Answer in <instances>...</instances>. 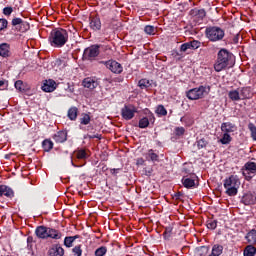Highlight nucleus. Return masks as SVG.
<instances>
[{
    "label": "nucleus",
    "mask_w": 256,
    "mask_h": 256,
    "mask_svg": "<svg viewBox=\"0 0 256 256\" xmlns=\"http://www.w3.org/2000/svg\"><path fill=\"white\" fill-rule=\"evenodd\" d=\"M48 41L51 47L61 49L69 41V32L63 28H55L50 32Z\"/></svg>",
    "instance_id": "nucleus-2"
},
{
    "label": "nucleus",
    "mask_w": 256,
    "mask_h": 256,
    "mask_svg": "<svg viewBox=\"0 0 256 256\" xmlns=\"http://www.w3.org/2000/svg\"><path fill=\"white\" fill-rule=\"evenodd\" d=\"M62 63H63V60H61V59H57L55 61V65H57L58 67L61 66Z\"/></svg>",
    "instance_id": "nucleus-60"
},
{
    "label": "nucleus",
    "mask_w": 256,
    "mask_h": 256,
    "mask_svg": "<svg viewBox=\"0 0 256 256\" xmlns=\"http://www.w3.org/2000/svg\"><path fill=\"white\" fill-rule=\"evenodd\" d=\"M37 243V240L33 236L27 237V249L28 251H33V244Z\"/></svg>",
    "instance_id": "nucleus-44"
},
{
    "label": "nucleus",
    "mask_w": 256,
    "mask_h": 256,
    "mask_svg": "<svg viewBox=\"0 0 256 256\" xmlns=\"http://www.w3.org/2000/svg\"><path fill=\"white\" fill-rule=\"evenodd\" d=\"M79 112V109L77 107H71L68 110V118L70 121H75L77 119V113Z\"/></svg>",
    "instance_id": "nucleus-33"
},
{
    "label": "nucleus",
    "mask_w": 256,
    "mask_h": 256,
    "mask_svg": "<svg viewBox=\"0 0 256 256\" xmlns=\"http://www.w3.org/2000/svg\"><path fill=\"white\" fill-rule=\"evenodd\" d=\"M73 243H75V241L73 240V238L71 236H66L64 238V245L68 248L71 249V247H73Z\"/></svg>",
    "instance_id": "nucleus-45"
},
{
    "label": "nucleus",
    "mask_w": 256,
    "mask_h": 256,
    "mask_svg": "<svg viewBox=\"0 0 256 256\" xmlns=\"http://www.w3.org/2000/svg\"><path fill=\"white\" fill-rule=\"evenodd\" d=\"M198 180L197 174H191L190 176H182L181 183L185 189H195L199 187Z\"/></svg>",
    "instance_id": "nucleus-7"
},
{
    "label": "nucleus",
    "mask_w": 256,
    "mask_h": 256,
    "mask_svg": "<svg viewBox=\"0 0 256 256\" xmlns=\"http://www.w3.org/2000/svg\"><path fill=\"white\" fill-rule=\"evenodd\" d=\"M119 171H121V168H111V169H110V173H111V175H113L114 177H117V174L119 173Z\"/></svg>",
    "instance_id": "nucleus-55"
},
{
    "label": "nucleus",
    "mask_w": 256,
    "mask_h": 256,
    "mask_svg": "<svg viewBox=\"0 0 256 256\" xmlns=\"http://www.w3.org/2000/svg\"><path fill=\"white\" fill-rule=\"evenodd\" d=\"M49 227L47 226H37L35 229V235L38 239H47Z\"/></svg>",
    "instance_id": "nucleus-22"
},
{
    "label": "nucleus",
    "mask_w": 256,
    "mask_h": 256,
    "mask_svg": "<svg viewBox=\"0 0 256 256\" xmlns=\"http://www.w3.org/2000/svg\"><path fill=\"white\" fill-rule=\"evenodd\" d=\"M147 157H149L150 161L153 163L159 161V155L153 151V149L148 150Z\"/></svg>",
    "instance_id": "nucleus-37"
},
{
    "label": "nucleus",
    "mask_w": 256,
    "mask_h": 256,
    "mask_svg": "<svg viewBox=\"0 0 256 256\" xmlns=\"http://www.w3.org/2000/svg\"><path fill=\"white\" fill-rule=\"evenodd\" d=\"M11 25L12 27H15L16 31H19L20 33H25L31 28L29 23L21 18H13Z\"/></svg>",
    "instance_id": "nucleus-11"
},
{
    "label": "nucleus",
    "mask_w": 256,
    "mask_h": 256,
    "mask_svg": "<svg viewBox=\"0 0 256 256\" xmlns=\"http://www.w3.org/2000/svg\"><path fill=\"white\" fill-rule=\"evenodd\" d=\"M241 186V180L237 175H231L224 180V188L226 189V195L229 197H235L238 193V189Z\"/></svg>",
    "instance_id": "nucleus-4"
},
{
    "label": "nucleus",
    "mask_w": 256,
    "mask_h": 256,
    "mask_svg": "<svg viewBox=\"0 0 256 256\" xmlns=\"http://www.w3.org/2000/svg\"><path fill=\"white\" fill-rule=\"evenodd\" d=\"M240 99H249L251 97V92L249 88H242L240 91Z\"/></svg>",
    "instance_id": "nucleus-39"
},
{
    "label": "nucleus",
    "mask_w": 256,
    "mask_h": 256,
    "mask_svg": "<svg viewBox=\"0 0 256 256\" xmlns=\"http://www.w3.org/2000/svg\"><path fill=\"white\" fill-rule=\"evenodd\" d=\"M245 240L249 245H256V229H251L246 235Z\"/></svg>",
    "instance_id": "nucleus-26"
},
{
    "label": "nucleus",
    "mask_w": 256,
    "mask_h": 256,
    "mask_svg": "<svg viewBox=\"0 0 256 256\" xmlns=\"http://www.w3.org/2000/svg\"><path fill=\"white\" fill-rule=\"evenodd\" d=\"M0 194L2 197H7V199H13L15 197V192L7 185H0Z\"/></svg>",
    "instance_id": "nucleus-20"
},
{
    "label": "nucleus",
    "mask_w": 256,
    "mask_h": 256,
    "mask_svg": "<svg viewBox=\"0 0 256 256\" xmlns=\"http://www.w3.org/2000/svg\"><path fill=\"white\" fill-rule=\"evenodd\" d=\"M239 34H236L235 36H234V38H233V43H234V45H237V43H239Z\"/></svg>",
    "instance_id": "nucleus-57"
},
{
    "label": "nucleus",
    "mask_w": 256,
    "mask_h": 256,
    "mask_svg": "<svg viewBox=\"0 0 256 256\" xmlns=\"http://www.w3.org/2000/svg\"><path fill=\"white\" fill-rule=\"evenodd\" d=\"M82 85L86 89L93 90V89H97V87H99V81H97V79H95V78L87 77L82 81Z\"/></svg>",
    "instance_id": "nucleus-17"
},
{
    "label": "nucleus",
    "mask_w": 256,
    "mask_h": 256,
    "mask_svg": "<svg viewBox=\"0 0 256 256\" xmlns=\"http://www.w3.org/2000/svg\"><path fill=\"white\" fill-rule=\"evenodd\" d=\"M89 21L90 29H92V31H101V18L99 17V14L90 16Z\"/></svg>",
    "instance_id": "nucleus-15"
},
{
    "label": "nucleus",
    "mask_w": 256,
    "mask_h": 256,
    "mask_svg": "<svg viewBox=\"0 0 256 256\" xmlns=\"http://www.w3.org/2000/svg\"><path fill=\"white\" fill-rule=\"evenodd\" d=\"M98 46L100 53H102V57H109L111 55L113 48H111L110 45L98 44Z\"/></svg>",
    "instance_id": "nucleus-27"
},
{
    "label": "nucleus",
    "mask_w": 256,
    "mask_h": 256,
    "mask_svg": "<svg viewBox=\"0 0 256 256\" xmlns=\"http://www.w3.org/2000/svg\"><path fill=\"white\" fill-rule=\"evenodd\" d=\"M0 89H5V81L0 80Z\"/></svg>",
    "instance_id": "nucleus-61"
},
{
    "label": "nucleus",
    "mask_w": 256,
    "mask_h": 256,
    "mask_svg": "<svg viewBox=\"0 0 256 256\" xmlns=\"http://www.w3.org/2000/svg\"><path fill=\"white\" fill-rule=\"evenodd\" d=\"M244 256H255L256 255V247L253 244L247 245L243 250Z\"/></svg>",
    "instance_id": "nucleus-28"
},
{
    "label": "nucleus",
    "mask_w": 256,
    "mask_h": 256,
    "mask_svg": "<svg viewBox=\"0 0 256 256\" xmlns=\"http://www.w3.org/2000/svg\"><path fill=\"white\" fill-rule=\"evenodd\" d=\"M155 113L158 114V117H165L167 116V109L163 105H158Z\"/></svg>",
    "instance_id": "nucleus-38"
},
{
    "label": "nucleus",
    "mask_w": 256,
    "mask_h": 256,
    "mask_svg": "<svg viewBox=\"0 0 256 256\" xmlns=\"http://www.w3.org/2000/svg\"><path fill=\"white\" fill-rule=\"evenodd\" d=\"M205 37L211 43L223 41L225 38V30L219 26H208L205 29Z\"/></svg>",
    "instance_id": "nucleus-3"
},
{
    "label": "nucleus",
    "mask_w": 256,
    "mask_h": 256,
    "mask_svg": "<svg viewBox=\"0 0 256 256\" xmlns=\"http://www.w3.org/2000/svg\"><path fill=\"white\" fill-rule=\"evenodd\" d=\"M72 238L73 241H75L76 239H80L81 236L80 235H75V236H70Z\"/></svg>",
    "instance_id": "nucleus-62"
},
{
    "label": "nucleus",
    "mask_w": 256,
    "mask_h": 256,
    "mask_svg": "<svg viewBox=\"0 0 256 256\" xmlns=\"http://www.w3.org/2000/svg\"><path fill=\"white\" fill-rule=\"evenodd\" d=\"M77 159H89V153L87 150L81 148L75 152Z\"/></svg>",
    "instance_id": "nucleus-34"
},
{
    "label": "nucleus",
    "mask_w": 256,
    "mask_h": 256,
    "mask_svg": "<svg viewBox=\"0 0 256 256\" xmlns=\"http://www.w3.org/2000/svg\"><path fill=\"white\" fill-rule=\"evenodd\" d=\"M72 253L75 256H81L83 255V249H81V245H77L72 249Z\"/></svg>",
    "instance_id": "nucleus-51"
},
{
    "label": "nucleus",
    "mask_w": 256,
    "mask_h": 256,
    "mask_svg": "<svg viewBox=\"0 0 256 256\" xmlns=\"http://www.w3.org/2000/svg\"><path fill=\"white\" fill-rule=\"evenodd\" d=\"M208 253H209V246H200V247H197L195 250V254L197 256H207Z\"/></svg>",
    "instance_id": "nucleus-29"
},
{
    "label": "nucleus",
    "mask_w": 256,
    "mask_h": 256,
    "mask_svg": "<svg viewBox=\"0 0 256 256\" xmlns=\"http://www.w3.org/2000/svg\"><path fill=\"white\" fill-rule=\"evenodd\" d=\"M100 65H105L111 71L112 73H115L116 75H120V73H123V66L121 63L115 61V60H108V61H100Z\"/></svg>",
    "instance_id": "nucleus-9"
},
{
    "label": "nucleus",
    "mask_w": 256,
    "mask_h": 256,
    "mask_svg": "<svg viewBox=\"0 0 256 256\" xmlns=\"http://www.w3.org/2000/svg\"><path fill=\"white\" fill-rule=\"evenodd\" d=\"M151 86V81H149L148 79H141L138 82V87H140V89H149V87Z\"/></svg>",
    "instance_id": "nucleus-36"
},
{
    "label": "nucleus",
    "mask_w": 256,
    "mask_h": 256,
    "mask_svg": "<svg viewBox=\"0 0 256 256\" xmlns=\"http://www.w3.org/2000/svg\"><path fill=\"white\" fill-rule=\"evenodd\" d=\"M174 197H175L176 200H179V199H181V197H183V193L177 192V193L174 194Z\"/></svg>",
    "instance_id": "nucleus-58"
},
{
    "label": "nucleus",
    "mask_w": 256,
    "mask_h": 256,
    "mask_svg": "<svg viewBox=\"0 0 256 256\" xmlns=\"http://www.w3.org/2000/svg\"><path fill=\"white\" fill-rule=\"evenodd\" d=\"M9 25V22L5 18L0 19V31H3L4 29H7V26Z\"/></svg>",
    "instance_id": "nucleus-52"
},
{
    "label": "nucleus",
    "mask_w": 256,
    "mask_h": 256,
    "mask_svg": "<svg viewBox=\"0 0 256 256\" xmlns=\"http://www.w3.org/2000/svg\"><path fill=\"white\" fill-rule=\"evenodd\" d=\"M211 253H212L213 255H216V256H221V255H223V245H221V244H214V245L212 246Z\"/></svg>",
    "instance_id": "nucleus-30"
},
{
    "label": "nucleus",
    "mask_w": 256,
    "mask_h": 256,
    "mask_svg": "<svg viewBox=\"0 0 256 256\" xmlns=\"http://www.w3.org/2000/svg\"><path fill=\"white\" fill-rule=\"evenodd\" d=\"M53 141H51V139H45L42 142V148L46 153H49V151H51V149H53Z\"/></svg>",
    "instance_id": "nucleus-31"
},
{
    "label": "nucleus",
    "mask_w": 256,
    "mask_h": 256,
    "mask_svg": "<svg viewBox=\"0 0 256 256\" xmlns=\"http://www.w3.org/2000/svg\"><path fill=\"white\" fill-rule=\"evenodd\" d=\"M11 13H13V7H5L3 9V14L6 15L7 17H9Z\"/></svg>",
    "instance_id": "nucleus-54"
},
{
    "label": "nucleus",
    "mask_w": 256,
    "mask_h": 256,
    "mask_svg": "<svg viewBox=\"0 0 256 256\" xmlns=\"http://www.w3.org/2000/svg\"><path fill=\"white\" fill-rule=\"evenodd\" d=\"M221 131L222 133H235L237 131V125L232 122H223L221 124Z\"/></svg>",
    "instance_id": "nucleus-21"
},
{
    "label": "nucleus",
    "mask_w": 256,
    "mask_h": 256,
    "mask_svg": "<svg viewBox=\"0 0 256 256\" xmlns=\"http://www.w3.org/2000/svg\"><path fill=\"white\" fill-rule=\"evenodd\" d=\"M248 129L250 131V135L253 141H256V126L252 122L248 124Z\"/></svg>",
    "instance_id": "nucleus-41"
},
{
    "label": "nucleus",
    "mask_w": 256,
    "mask_h": 256,
    "mask_svg": "<svg viewBox=\"0 0 256 256\" xmlns=\"http://www.w3.org/2000/svg\"><path fill=\"white\" fill-rule=\"evenodd\" d=\"M232 67H235V55L229 52V50L221 48L217 53L214 70L216 73H221V71L232 69Z\"/></svg>",
    "instance_id": "nucleus-1"
},
{
    "label": "nucleus",
    "mask_w": 256,
    "mask_h": 256,
    "mask_svg": "<svg viewBox=\"0 0 256 256\" xmlns=\"http://www.w3.org/2000/svg\"><path fill=\"white\" fill-rule=\"evenodd\" d=\"M52 139H54L55 143H65L67 141V131L60 130L56 132Z\"/></svg>",
    "instance_id": "nucleus-23"
},
{
    "label": "nucleus",
    "mask_w": 256,
    "mask_h": 256,
    "mask_svg": "<svg viewBox=\"0 0 256 256\" xmlns=\"http://www.w3.org/2000/svg\"><path fill=\"white\" fill-rule=\"evenodd\" d=\"M14 87L17 89V91H23V82L21 80H17Z\"/></svg>",
    "instance_id": "nucleus-53"
},
{
    "label": "nucleus",
    "mask_w": 256,
    "mask_h": 256,
    "mask_svg": "<svg viewBox=\"0 0 256 256\" xmlns=\"http://www.w3.org/2000/svg\"><path fill=\"white\" fill-rule=\"evenodd\" d=\"M107 254V247L101 246L95 250V256H105Z\"/></svg>",
    "instance_id": "nucleus-46"
},
{
    "label": "nucleus",
    "mask_w": 256,
    "mask_h": 256,
    "mask_svg": "<svg viewBox=\"0 0 256 256\" xmlns=\"http://www.w3.org/2000/svg\"><path fill=\"white\" fill-rule=\"evenodd\" d=\"M229 99L231 101H241L240 92L238 90H232L228 93Z\"/></svg>",
    "instance_id": "nucleus-32"
},
{
    "label": "nucleus",
    "mask_w": 256,
    "mask_h": 256,
    "mask_svg": "<svg viewBox=\"0 0 256 256\" xmlns=\"http://www.w3.org/2000/svg\"><path fill=\"white\" fill-rule=\"evenodd\" d=\"M182 177H191V175H196L195 172H193L192 169H189V168H183L182 169Z\"/></svg>",
    "instance_id": "nucleus-50"
},
{
    "label": "nucleus",
    "mask_w": 256,
    "mask_h": 256,
    "mask_svg": "<svg viewBox=\"0 0 256 256\" xmlns=\"http://www.w3.org/2000/svg\"><path fill=\"white\" fill-rule=\"evenodd\" d=\"M201 47V41L199 40H192L186 43H183L180 46L181 53H187V51H196V49H199Z\"/></svg>",
    "instance_id": "nucleus-12"
},
{
    "label": "nucleus",
    "mask_w": 256,
    "mask_h": 256,
    "mask_svg": "<svg viewBox=\"0 0 256 256\" xmlns=\"http://www.w3.org/2000/svg\"><path fill=\"white\" fill-rule=\"evenodd\" d=\"M242 171L246 181H251L256 176V163L247 162L242 168Z\"/></svg>",
    "instance_id": "nucleus-8"
},
{
    "label": "nucleus",
    "mask_w": 256,
    "mask_h": 256,
    "mask_svg": "<svg viewBox=\"0 0 256 256\" xmlns=\"http://www.w3.org/2000/svg\"><path fill=\"white\" fill-rule=\"evenodd\" d=\"M231 141H233L231 135L224 132L222 138L219 140V143H221L222 145H229Z\"/></svg>",
    "instance_id": "nucleus-35"
},
{
    "label": "nucleus",
    "mask_w": 256,
    "mask_h": 256,
    "mask_svg": "<svg viewBox=\"0 0 256 256\" xmlns=\"http://www.w3.org/2000/svg\"><path fill=\"white\" fill-rule=\"evenodd\" d=\"M41 89L45 93H53V91L55 90V81L46 80L45 83L42 85Z\"/></svg>",
    "instance_id": "nucleus-24"
},
{
    "label": "nucleus",
    "mask_w": 256,
    "mask_h": 256,
    "mask_svg": "<svg viewBox=\"0 0 256 256\" xmlns=\"http://www.w3.org/2000/svg\"><path fill=\"white\" fill-rule=\"evenodd\" d=\"M101 55V50H99V44H92L85 48L83 51L82 59L83 61H97V57Z\"/></svg>",
    "instance_id": "nucleus-6"
},
{
    "label": "nucleus",
    "mask_w": 256,
    "mask_h": 256,
    "mask_svg": "<svg viewBox=\"0 0 256 256\" xmlns=\"http://www.w3.org/2000/svg\"><path fill=\"white\" fill-rule=\"evenodd\" d=\"M89 139H101V136L99 134H97V135H90Z\"/></svg>",
    "instance_id": "nucleus-59"
},
{
    "label": "nucleus",
    "mask_w": 256,
    "mask_h": 256,
    "mask_svg": "<svg viewBox=\"0 0 256 256\" xmlns=\"http://www.w3.org/2000/svg\"><path fill=\"white\" fill-rule=\"evenodd\" d=\"M207 229H212V231L217 229V220H213V219L208 220Z\"/></svg>",
    "instance_id": "nucleus-49"
},
{
    "label": "nucleus",
    "mask_w": 256,
    "mask_h": 256,
    "mask_svg": "<svg viewBox=\"0 0 256 256\" xmlns=\"http://www.w3.org/2000/svg\"><path fill=\"white\" fill-rule=\"evenodd\" d=\"M62 237H63V234L61 232H59V230L48 227L47 239L59 240Z\"/></svg>",
    "instance_id": "nucleus-25"
},
{
    "label": "nucleus",
    "mask_w": 256,
    "mask_h": 256,
    "mask_svg": "<svg viewBox=\"0 0 256 256\" xmlns=\"http://www.w3.org/2000/svg\"><path fill=\"white\" fill-rule=\"evenodd\" d=\"M210 91H211V87L201 85L199 87L188 90L186 92V97L190 101H197L199 99H203L205 95H209Z\"/></svg>",
    "instance_id": "nucleus-5"
},
{
    "label": "nucleus",
    "mask_w": 256,
    "mask_h": 256,
    "mask_svg": "<svg viewBox=\"0 0 256 256\" xmlns=\"http://www.w3.org/2000/svg\"><path fill=\"white\" fill-rule=\"evenodd\" d=\"M173 233V227L172 226H167L165 228V231L163 233V237L166 241H169V239H171V235Z\"/></svg>",
    "instance_id": "nucleus-40"
},
{
    "label": "nucleus",
    "mask_w": 256,
    "mask_h": 256,
    "mask_svg": "<svg viewBox=\"0 0 256 256\" xmlns=\"http://www.w3.org/2000/svg\"><path fill=\"white\" fill-rule=\"evenodd\" d=\"M80 123H81V125H89V123H91V116H89V114H87V113L82 114Z\"/></svg>",
    "instance_id": "nucleus-43"
},
{
    "label": "nucleus",
    "mask_w": 256,
    "mask_h": 256,
    "mask_svg": "<svg viewBox=\"0 0 256 256\" xmlns=\"http://www.w3.org/2000/svg\"><path fill=\"white\" fill-rule=\"evenodd\" d=\"M150 123H155V115L153 112L148 114V117H143L138 122L139 129H147Z\"/></svg>",
    "instance_id": "nucleus-14"
},
{
    "label": "nucleus",
    "mask_w": 256,
    "mask_h": 256,
    "mask_svg": "<svg viewBox=\"0 0 256 256\" xmlns=\"http://www.w3.org/2000/svg\"><path fill=\"white\" fill-rule=\"evenodd\" d=\"M180 121H183V117L180 119Z\"/></svg>",
    "instance_id": "nucleus-64"
},
{
    "label": "nucleus",
    "mask_w": 256,
    "mask_h": 256,
    "mask_svg": "<svg viewBox=\"0 0 256 256\" xmlns=\"http://www.w3.org/2000/svg\"><path fill=\"white\" fill-rule=\"evenodd\" d=\"M49 256H63L65 255V249L61 247V244H54L51 248L48 250Z\"/></svg>",
    "instance_id": "nucleus-16"
},
{
    "label": "nucleus",
    "mask_w": 256,
    "mask_h": 256,
    "mask_svg": "<svg viewBox=\"0 0 256 256\" xmlns=\"http://www.w3.org/2000/svg\"><path fill=\"white\" fill-rule=\"evenodd\" d=\"M144 33H146V35H155V26L146 25L144 27Z\"/></svg>",
    "instance_id": "nucleus-47"
},
{
    "label": "nucleus",
    "mask_w": 256,
    "mask_h": 256,
    "mask_svg": "<svg viewBox=\"0 0 256 256\" xmlns=\"http://www.w3.org/2000/svg\"><path fill=\"white\" fill-rule=\"evenodd\" d=\"M174 135L176 137H183V135H185V128L183 126L181 127H176L174 129Z\"/></svg>",
    "instance_id": "nucleus-48"
},
{
    "label": "nucleus",
    "mask_w": 256,
    "mask_h": 256,
    "mask_svg": "<svg viewBox=\"0 0 256 256\" xmlns=\"http://www.w3.org/2000/svg\"><path fill=\"white\" fill-rule=\"evenodd\" d=\"M137 113V107L131 104H125L124 107L121 109V117L125 121H131L135 114Z\"/></svg>",
    "instance_id": "nucleus-10"
},
{
    "label": "nucleus",
    "mask_w": 256,
    "mask_h": 256,
    "mask_svg": "<svg viewBox=\"0 0 256 256\" xmlns=\"http://www.w3.org/2000/svg\"><path fill=\"white\" fill-rule=\"evenodd\" d=\"M0 57L4 59L11 57V44L5 42L0 44Z\"/></svg>",
    "instance_id": "nucleus-19"
},
{
    "label": "nucleus",
    "mask_w": 256,
    "mask_h": 256,
    "mask_svg": "<svg viewBox=\"0 0 256 256\" xmlns=\"http://www.w3.org/2000/svg\"><path fill=\"white\" fill-rule=\"evenodd\" d=\"M190 15L196 23H201L205 19L207 12H205V9L194 8L190 10Z\"/></svg>",
    "instance_id": "nucleus-13"
},
{
    "label": "nucleus",
    "mask_w": 256,
    "mask_h": 256,
    "mask_svg": "<svg viewBox=\"0 0 256 256\" xmlns=\"http://www.w3.org/2000/svg\"><path fill=\"white\" fill-rule=\"evenodd\" d=\"M196 145L198 149H206L207 146L209 145V142L205 138H201L196 142Z\"/></svg>",
    "instance_id": "nucleus-42"
},
{
    "label": "nucleus",
    "mask_w": 256,
    "mask_h": 256,
    "mask_svg": "<svg viewBox=\"0 0 256 256\" xmlns=\"http://www.w3.org/2000/svg\"><path fill=\"white\" fill-rule=\"evenodd\" d=\"M66 91H68L69 93H75V87L68 83Z\"/></svg>",
    "instance_id": "nucleus-56"
},
{
    "label": "nucleus",
    "mask_w": 256,
    "mask_h": 256,
    "mask_svg": "<svg viewBox=\"0 0 256 256\" xmlns=\"http://www.w3.org/2000/svg\"><path fill=\"white\" fill-rule=\"evenodd\" d=\"M241 203L244 205H255L256 195L255 193L248 192L242 196Z\"/></svg>",
    "instance_id": "nucleus-18"
},
{
    "label": "nucleus",
    "mask_w": 256,
    "mask_h": 256,
    "mask_svg": "<svg viewBox=\"0 0 256 256\" xmlns=\"http://www.w3.org/2000/svg\"><path fill=\"white\" fill-rule=\"evenodd\" d=\"M208 256H216V255L211 252Z\"/></svg>",
    "instance_id": "nucleus-63"
}]
</instances>
